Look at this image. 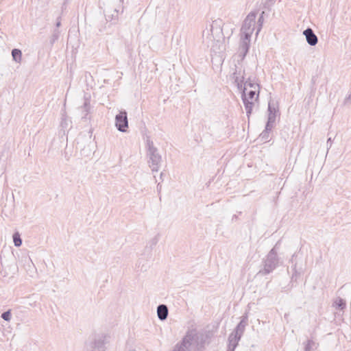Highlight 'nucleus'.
<instances>
[{
    "label": "nucleus",
    "mask_w": 351,
    "mask_h": 351,
    "mask_svg": "<svg viewBox=\"0 0 351 351\" xmlns=\"http://www.w3.org/2000/svg\"><path fill=\"white\" fill-rule=\"evenodd\" d=\"M247 324V316H243L240 322L228 337L227 351H234L244 333Z\"/></svg>",
    "instance_id": "nucleus-3"
},
{
    "label": "nucleus",
    "mask_w": 351,
    "mask_h": 351,
    "mask_svg": "<svg viewBox=\"0 0 351 351\" xmlns=\"http://www.w3.org/2000/svg\"><path fill=\"white\" fill-rule=\"evenodd\" d=\"M243 85H244V86H243V88H242L241 90H243V92H244V93H245V90H247V86L253 88L252 90H258V88H259L258 84L251 82L250 80V79L248 80L245 81V83L243 82Z\"/></svg>",
    "instance_id": "nucleus-18"
},
{
    "label": "nucleus",
    "mask_w": 351,
    "mask_h": 351,
    "mask_svg": "<svg viewBox=\"0 0 351 351\" xmlns=\"http://www.w3.org/2000/svg\"><path fill=\"white\" fill-rule=\"evenodd\" d=\"M264 14H265V12L263 11L261 14V16H259V18L258 19V28H257L256 35L259 33V32L261 31V29L262 28L263 23L264 21V18H263Z\"/></svg>",
    "instance_id": "nucleus-24"
},
{
    "label": "nucleus",
    "mask_w": 351,
    "mask_h": 351,
    "mask_svg": "<svg viewBox=\"0 0 351 351\" xmlns=\"http://www.w3.org/2000/svg\"><path fill=\"white\" fill-rule=\"evenodd\" d=\"M213 31V25H210V28H206L204 29L202 32V36L204 38V42L206 43V44L209 46L210 43L213 41V36L210 35V32Z\"/></svg>",
    "instance_id": "nucleus-15"
},
{
    "label": "nucleus",
    "mask_w": 351,
    "mask_h": 351,
    "mask_svg": "<svg viewBox=\"0 0 351 351\" xmlns=\"http://www.w3.org/2000/svg\"><path fill=\"white\" fill-rule=\"evenodd\" d=\"M1 318L3 319L5 321L10 322L12 318V313L11 310H8L7 311H5L1 314Z\"/></svg>",
    "instance_id": "nucleus-25"
},
{
    "label": "nucleus",
    "mask_w": 351,
    "mask_h": 351,
    "mask_svg": "<svg viewBox=\"0 0 351 351\" xmlns=\"http://www.w3.org/2000/svg\"><path fill=\"white\" fill-rule=\"evenodd\" d=\"M350 100H351V93L347 97H346L344 100V104H346Z\"/></svg>",
    "instance_id": "nucleus-31"
},
{
    "label": "nucleus",
    "mask_w": 351,
    "mask_h": 351,
    "mask_svg": "<svg viewBox=\"0 0 351 351\" xmlns=\"http://www.w3.org/2000/svg\"><path fill=\"white\" fill-rule=\"evenodd\" d=\"M12 56L13 60L14 61H16V62H20L21 61L22 53L20 49H12Z\"/></svg>",
    "instance_id": "nucleus-19"
},
{
    "label": "nucleus",
    "mask_w": 351,
    "mask_h": 351,
    "mask_svg": "<svg viewBox=\"0 0 351 351\" xmlns=\"http://www.w3.org/2000/svg\"><path fill=\"white\" fill-rule=\"evenodd\" d=\"M169 314V310L165 304H160L157 307V315L160 320H165Z\"/></svg>",
    "instance_id": "nucleus-13"
},
{
    "label": "nucleus",
    "mask_w": 351,
    "mask_h": 351,
    "mask_svg": "<svg viewBox=\"0 0 351 351\" xmlns=\"http://www.w3.org/2000/svg\"><path fill=\"white\" fill-rule=\"evenodd\" d=\"M279 258L276 246L273 247L263 261V268L259 270L258 275L265 276L271 273L278 266Z\"/></svg>",
    "instance_id": "nucleus-4"
},
{
    "label": "nucleus",
    "mask_w": 351,
    "mask_h": 351,
    "mask_svg": "<svg viewBox=\"0 0 351 351\" xmlns=\"http://www.w3.org/2000/svg\"><path fill=\"white\" fill-rule=\"evenodd\" d=\"M241 97L246 110L247 116L249 118L252 111L254 102L253 101H250L248 98H247L246 93L244 92H242Z\"/></svg>",
    "instance_id": "nucleus-12"
},
{
    "label": "nucleus",
    "mask_w": 351,
    "mask_h": 351,
    "mask_svg": "<svg viewBox=\"0 0 351 351\" xmlns=\"http://www.w3.org/2000/svg\"><path fill=\"white\" fill-rule=\"evenodd\" d=\"M257 90H250L247 93H246L247 98L250 101H253Z\"/></svg>",
    "instance_id": "nucleus-26"
},
{
    "label": "nucleus",
    "mask_w": 351,
    "mask_h": 351,
    "mask_svg": "<svg viewBox=\"0 0 351 351\" xmlns=\"http://www.w3.org/2000/svg\"><path fill=\"white\" fill-rule=\"evenodd\" d=\"M161 189H162V186L160 183H158L157 185V191L158 193H160Z\"/></svg>",
    "instance_id": "nucleus-32"
},
{
    "label": "nucleus",
    "mask_w": 351,
    "mask_h": 351,
    "mask_svg": "<svg viewBox=\"0 0 351 351\" xmlns=\"http://www.w3.org/2000/svg\"><path fill=\"white\" fill-rule=\"evenodd\" d=\"M106 342V337L105 335L97 336L93 343L91 351H105Z\"/></svg>",
    "instance_id": "nucleus-8"
},
{
    "label": "nucleus",
    "mask_w": 351,
    "mask_h": 351,
    "mask_svg": "<svg viewBox=\"0 0 351 351\" xmlns=\"http://www.w3.org/2000/svg\"><path fill=\"white\" fill-rule=\"evenodd\" d=\"M146 156L151 170L153 172L158 171L162 163V156L158 148L154 146L153 141L149 138L146 141Z\"/></svg>",
    "instance_id": "nucleus-2"
},
{
    "label": "nucleus",
    "mask_w": 351,
    "mask_h": 351,
    "mask_svg": "<svg viewBox=\"0 0 351 351\" xmlns=\"http://www.w3.org/2000/svg\"><path fill=\"white\" fill-rule=\"evenodd\" d=\"M232 77L238 89L241 90L245 79V70L241 66H235V71Z\"/></svg>",
    "instance_id": "nucleus-7"
},
{
    "label": "nucleus",
    "mask_w": 351,
    "mask_h": 351,
    "mask_svg": "<svg viewBox=\"0 0 351 351\" xmlns=\"http://www.w3.org/2000/svg\"><path fill=\"white\" fill-rule=\"evenodd\" d=\"M60 25H61V20H60V17H58L57 19V22L56 23V27H59Z\"/></svg>",
    "instance_id": "nucleus-29"
},
{
    "label": "nucleus",
    "mask_w": 351,
    "mask_h": 351,
    "mask_svg": "<svg viewBox=\"0 0 351 351\" xmlns=\"http://www.w3.org/2000/svg\"><path fill=\"white\" fill-rule=\"evenodd\" d=\"M81 108L85 112L86 116L90 110V95L88 94L84 95V102Z\"/></svg>",
    "instance_id": "nucleus-17"
},
{
    "label": "nucleus",
    "mask_w": 351,
    "mask_h": 351,
    "mask_svg": "<svg viewBox=\"0 0 351 351\" xmlns=\"http://www.w3.org/2000/svg\"><path fill=\"white\" fill-rule=\"evenodd\" d=\"M268 120H267V127H270V125H274V123L276 121V114L278 112V109L276 105L273 103L269 102L268 104Z\"/></svg>",
    "instance_id": "nucleus-9"
},
{
    "label": "nucleus",
    "mask_w": 351,
    "mask_h": 351,
    "mask_svg": "<svg viewBox=\"0 0 351 351\" xmlns=\"http://www.w3.org/2000/svg\"><path fill=\"white\" fill-rule=\"evenodd\" d=\"M303 34L306 37L307 43L311 46H315L318 43L317 36L315 35L313 29L308 27L303 32Z\"/></svg>",
    "instance_id": "nucleus-11"
},
{
    "label": "nucleus",
    "mask_w": 351,
    "mask_h": 351,
    "mask_svg": "<svg viewBox=\"0 0 351 351\" xmlns=\"http://www.w3.org/2000/svg\"><path fill=\"white\" fill-rule=\"evenodd\" d=\"M158 239L157 237H154V239H152V245H156V243H158Z\"/></svg>",
    "instance_id": "nucleus-30"
},
{
    "label": "nucleus",
    "mask_w": 351,
    "mask_h": 351,
    "mask_svg": "<svg viewBox=\"0 0 351 351\" xmlns=\"http://www.w3.org/2000/svg\"><path fill=\"white\" fill-rule=\"evenodd\" d=\"M296 257H297V255L295 254H293V256H291V261H290L293 265L292 269H293V275L291 277L292 280H296L298 276H300L302 272V269H297L296 263H295Z\"/></svg>",
    "instance_id": "nucleus-14"
},
{
    "label": "nucleus",
    "mask_w": 351,
    "mask_h": 351,
    "mask_svg": "<svg viewBox=\"0 0 351 351\" xmlns=\"http://www.w3.org/2000/svg\"><path fill=\"white\" fill-rule=\"evenodd\" d=\"M60 32L58 29H55L50 38V44L53 45L59 38Z\"/></svg>",
    "instance_id": "nucleus-22"
},
{
    "label": "nucleus",
    "mask_w": 351,
    "mask_h": 351,
    "mask_svg": "<svg viewBox=\"0 0 351 351\" xmlns=\"http://www.w3.org/2000/svg\"><path fill=\"white\" fill-rule=\"evenodd\" d=\"M333 306L337 309L343 311L346 308V301L343 299L338 297L333 302Z\"/></svg>",
    "instance_id": "nucleus-16"
},
{
    "label": "nucleus",
    "mask_w": 351,
    "mask_h": 351,
    "mask_svg": "<svg viewBox=\"0 0 351 351\" xmlns=\"http://www.w3.org/2000/svg\"><path fill=\"white\" fill-rule=\"evenodd\" d=\"M163 174L164 173L162 172L160 173V178H162V177H163Z\"/></svg>",
    "instance_id": "nucleus-33"
},
{
    "label": "nucleus",
    "mask_w": 351,
    "mask_h": 351,
    "mask_svg": "<svg viewBox=\"0 0 351 351\" xmlns=\"http://www.w3.org/2000/svg\"><path fill=\"white\" fill-rule=\"evenodd\" d=\"M123 1H124V0H120V1H121V2H122V3H123Z\"/></svg>",
    "instance_id": "nucleus-34"
},
{
    "label": "nucleus",
    "mask_w": 351,
    "mask_h": 351,
    "mask_svg": "<svg viewBox=\"0 0 351 351\" xmlns=\"http://www.w3.org/2000/svg\"><path fill=\"white\" fill-rule=\"evenodd\" d=\"M274 125H270V127H267V123H266L265 129L260 134V137L262 140L267 141L269 138V132L272 130Z\"/></svg>",
    "instance_id": "nucleus-20"
},
{
    "label": "nucleus",
    "mask_w": 351,
    "mask_h": 351,
    "mask_svg": "<svg viewBox=\"0 0 351 351\" xmlns=\"http://www.w3.org/2000/svg\"><path fill=\"white\" fill-rule=\"evenodd\" d=\"M115 126L120 132H126L128 128V120L126 111H121L115 117Z\"/></svg>",
    "instance_id": "nucleus-6"
},
{
    "label": "nucleus",
    "mask_w": 351,
    "mask_h": 351,
    "mask_svg": "<svg viewBox=\"0 0 351 351\" xmlns=\"http://www.w3.org/2000/svg\"><path fill=\"white\" fill-rule=\"evenodd\" d=\"M316 348V343L313 340H307L304 346V351H315Z\"/></svg>",
    "instance_id": "nucleus-21"
},
{
    "label": "nucleus",
    "mask_w": 351,
    "mask_h": 351,
    "mask_svg": "<svg viewBox=\"0 0 351 351\" xmlns=\"http://www.w3.org/2000/svg\"><path fill=\"white\" fill-rule=\"evenodd\" d=\"M256 13L250 12L243 21V24L241 29V35L251 36L254 30L256 23Z\"/></svg>",
    "instance_id": "nucleus-5"
},
{
    "label": "nucleus",
    "mask_w": 351,
    "mask_h": 351,
    "mask_svg": "<svg viewBox=\"0 0 351 351\" xmlns=\"http://www.w3.org/2000/svg\"><path fill=\"white\" fill-rule=\"evenodd\" d=\"M204 346L203 336L195 329L189 330L173 351H201Z\"/></svg>",
    "instance_id": "nucleus-1"
},
{
    "label": "nucleus",
    "mask_w": 351,
    "mask_h": 351,
    "mask_svg": "<svg viewBox=\"0 0 351 351\" xmlns=\"http://www.w3.org/2000/svg\"><path fill=\"white\" fill-rule=\"evenodd\" d=\"M13 241L16 247H20L22 245V239L18 232L13 234Z\"/></svg>",
    "instance_id": "nucleus-23"
},
{
    "label": "nucleus",
    "mask_w": 351,
    "mask_h": 351,
    "mask_svg": "<svg viewBox=\"0 0 351 351\" xmlns=\"http://www.w3.org/2000/svg\"><path fill=\"white\" fill-rule=\"evenodd\" d=\"M332 138L330 137L328 138L327 140V143H326V145H327V147H328V149L330 148L331 146H332Z\"/></svg>",
    "instance_id": "nucleus-28"
},
{
    "label": "nucleus",
    "mask_w": 351,
    "mask_h": 351,
    "mask_svg": "<svg viewBox=\"0 0 351 351\" xmlns=\"http://www.w3.org/2000/svg\"><path fill=\"white\" fill-rule=\"evenodd\" d=\"M251 36H246L244 35H241V42L239 45V51L242 54L243 58L246 56L249 51L250 48V43Z\"/></svg>",
    "instance_id": "nucleus-10"
},
{
    "label": "nucleus",
    "mask_w": 351,
    "mask_h": 351,
    "mask_svg": "<svg viewBox=\"0 0 351 351\" xmlns=\"http://www.w3.org/2000/svg\"><path fill=\"white\" fill-rule=\"evenodd\" d=\"M114 14H112V16H107V19H106L107 20H110V21H112V20L115 19H117V16H118V13H119V10H118L117 8H115V9H114Z\"/></svg>",
    "instance_id": "nucleus-27"
}]
</instances>
